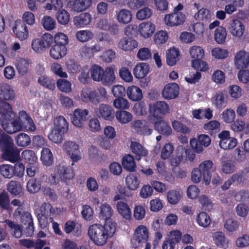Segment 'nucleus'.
Segmentation results:
<instances>
[{
  "label": "nucleus",
  "mask_w": 249,
  "mask_h": 249,
  "mask_svg": "<svg viewBox=\"0 0 249 249\" xmlns=\"http://www.w3.org/2000/svg\"><path fill=\"white\" fill-rule=\"evenodd\" d=\"M22 157L29 164L36 163L37 157L36 156L35 152L31 150H26L23 151L21 154Z\"/></svg>",
  "instance_id": "680f3d73"
},
{
  "label": "nucleus",
  "mask_w": 249,
  "mask_h": 249,
  "mask_svg": "<svg viewBox=\"0 0 249 249\" xmlns=\"http://www.w3.org/2000/svg\"><path fill=\"white\" fill-rule=\"evenodd\" d=\"M41 160L46 166L51 165L53 161V156L51 150L48 148H43L41 151Z\"/></svg>",
  "instance_id": "de8ad7c7"
},
{
  "label": "nucleus",
  "mask_w": 249,
  "mask_h": 249,
  "mask_svg": "<svg viewBox=\"0 0 249 249\" xmlns=\"http://www.w3.org/2000/svg\"><path fill=\"white\" fill-rule=\"evenodd\" d=\"M125 182L128 188L132 190L137 189L140 183L137 178L133 175L127 176L125 178Z\"/></svg>",
  "instance_id": "4d7b16f0"
},
{
  "label": "nucleus",
  "mask_w": 249,
  "mask_h": 249,
  "mask_svg": "<svg viewBox=\"0 0 249 249\" xmlns=\"http://www.w3.org/2000/svg\"><path fill=\"white\" fill-rule=\"evenodd\" d=\"M148 237V231L147 228L144 225H140L135 230L131 244L135 248L140 247L146 243Z\"/></svg>",
  "instance_id": "7ed1b4c3"
},
{
  "label": "nucleus",
  "mask_w": 249,
  "mask_h": 249,
  "mask_svg": "<svg viewBox=\"0 0 249 249\" xmlns=\"http://www.w3.org/2000/svg\"><path fill=\"white\" fill-rule=\"evenodd\" d=\"M27 191L31 194L37 192L41 188L40 181L34 179L29 180L26 186Z\"/></svg>",
  "instance_id": "864d4df0"
},
{
  "label": "nucleus",
  "mask_w": 249,
  "mask_h": 249,
  "mask_svg": "<svg viewBox=\"0 0 249 249\" xmlns=\"http://www.w3.org/2000/svg\"><path fill=\"white\" fill-rule=\"evenodd\" d=\"M196 221L199 226L206 228L211 223V219L207 213L201 212L197 215Z\"/></svg>",
  "instance_id": "3c124183"
},
{
  "label": "nucleus",
  "mask_w": 249,
  "mask_h": 249,
  "mask_svg": "<svg viewBox=\"0 0 249 249\" xmlns=\"http://www.w3.org/2000/svg\"><path fill=\"white\" fill-rule=\"evenodd\" d=\"M174 148L170 143H166L162 147L161 151L160 157L163 160L167 159L172 154Z\"/></svg>",
  "instance_id": "774afa93"
},
{
  "label": "nucleus",
  "mask_w": 249,
  "mask_h": 249,
  "mask_svg": "<svg viewBox=\"0 0 249 249\" xmlns=\"http://www.w3.org/2000/svg\"><path fill=\"white\" fill-rule=\"evenodd\" d=\"M213 163L210 160H205L200 164L199 169L202 173L203 181L206 185L209 184L211 181V173L213 171Z\"/></svg>",
  "instance_id": "ddd939ff"
},
{
  "label": "nucleus",
  "mask_w": 249,
  "mask_h": 249,
  "mask_svg": "<svg viewBox=\"0 0 249 249\" xmlns=\"http://www.w3.org/2000/svg\"><path fill=\"white\" fill-rule=\"evenodd\" d=\"M13 31L16 36L20 40L27 38L29 35L26 25L20 20L16 21L13 27Z\"/></svg>",
  "instance_id": "f3484780"
},
{
  "label": "nucleus",
  "mask_w": 249,
  "mask_h": 249,
  "mask_svg": "<svg viewBox=\"0 0 249 249\" xmlns=\"http://www.w3.org/2000/svg\"><path fill=\"white\" fill-rule=\"evenodd\" d=\"M65 133L60 132V131L53 128L51 133L49 135V139L53 142L59 143L63 140V136Z\"/></svg>",
  "instance_id": "5fc2aeb1"
},
{
  "label": "nucleus",
  "mask_w": 249,
  "mask_h": 249,
  "mask_svg": "<svg viewBox=\"0 0 249 249\" xmlns=\"http://www.w3.org/2000/svg\"><path fill=\"white\" fill-rule=\"evenodd\" d=\"M58 22L62 25H66L70 20V15L65 10L58 11L56 14Z\"/></svg>",
  "instance_id": "13d9d810"
},
{
  "label": "nucleus",
  "mask_w": 249,
  "mask_h": 249,
  "mask_svg": "<svg viewBox=\"0 0 249 249\" xmlns=\"http://www.w3.org/2000/svg\"><path fill=\"white\" fill-rule=\"evenodd\" d=\"M0 115L6 120H11L15 117L12 106L6 101L0 100Z\"/></svg>",
  "instance_id": "6ab92c4d"
},
{
  "label": "nucleus",
  "mask_w": 249,
  "mask_h": 249,
  "mask_svg": "<svg viewBox=\"0 0 249 249\" xmlns=\"http://www.w3.org/2000/svg\"><path fill=\"white\" fill-rule=\"evenodd\" d=\"M230 33L233 36L241 37L245 31V27L242 22L238 19L230 20L228 28Z\"/></svg>",
  "instance_id": "a211bd4d"
},
{
  "label": "nucleus",
  "mask_w": 249,
  "mask_h": 249,
  "mask_svg": "<svg viewBox=\"0 0 249 249\" xmlns=\"http://www.w3.org/2000/svg\"><path fill=\"white\" fill-rule=\"evenodd\" d=\"M182 197V194L180 191L172 190L168 192L167 197L168 202L173 205L177 204Z\"/></svg>",
  "instance_id": "49530a36"
},
{
  "label": "nucleus",
  "mask_w": 249,
  "mask_h": 249,
  "mask_svg": "<svg viewBox=\"0 0 249 249\" xmlns=\"http://www.w3.org/2000/svg\"><path fill=\"white\" fill-rule=\"evenodd\" d=\"M132 15L130 11L126 9H122L116 13V19L122 24H126L132 20Z\"/></svg>",
  "instance_id": "c756f323"
},
{
  "label": "nucleus",
  "mask_w": 249,
  "mask_h": 249,
  "mask_svg": "<svg viewBox=\"0 0 249 249\" xmlns=\"http://www.w3.org/2000/svg\"><path fill=\"white\" fill-rule=\"evenodd\" d=\"M185 20V16L181 12H174L165 17L164 21L168 26H175L181 25Z\"/></svg>",
  "instance_id": "1a4fd4ad"
},
{
  "label": "nucleus",
  "mask_w": 249,
  "mask_h": 249,
  "mask_svg": "<svg viewBox=\"0 0 249 249\" xmlns=\"http://www.w3.org/2000/svg\"><path fill=\"white\" fill-rule=\"evenodd\" d=\"M0 175L5 178H11L14 177L13 166L10 164L0 165Z\"/></svg>",
  "instance_id": "8fccbe9b"
},
{
  "label": "nucleus",
  "mask_w": 249,
  "mask_h": 249,
  "mask_svg": "<svg viewBox=\"0 0 249 249\" xmlns=\"http://www.w3.org/2000/svg\"><path fill=\"white\" fill-rule=\"evenodd\" d=\"M41 23L43 27L48 31L53 30L55 26V20L50 16H44L41 20Z\"/></svg>",
  "instance_id": "052dcab7"
},
{
  "label": "nucleus",
  "mask_w": 249,
  "mask_h": 249,
  "mask_svg": "<svg viewBox=\"0 0 249 249\" xmlns=\"http://www.w3.org/2000/svg\"><path fill=\"white\" fill-rule=\"evenodd\" d=\"M56 85L61 91L68 93L71 90V83L67 80L59 79L57 81Z\"/></svg>",
  "instance_id": "e2e57ef3"
},
{
  "label": "nucleus",
  "mask_w": 249,
  "mask_h": 249,
  "mask_svg": "<svg viewBox=\"0 0 249 249\" xmlns=\"http://www.w3.org/2000/svg\"><path fill=\"white\" fill-rule=\"evenodd\" d=\"M19 117L24 119V124H25V128L30 131H34L36 130L35 124L28 114L25 111L19 112Z\"/></svg>",
  "instance_id": "79ce46f5"
},
{
  "label": "nucleus",
  "mask_w": 249,
  "mask_h": 249,
  "mask_svg": "<svg viewBox=\"0 0 249 249\" xmlns=\"http://www.w3.org/2000/svg\"><path fill=\"white\" fill-rule=\"evenodd\" d=\"M116 208L119 213L126 219H129L131 216V210L127 203L119 201L116 204Z\"/></svg>",
  "instance_id": "4c0bfd02"
},
{
  "label": "nucleus",
  "mask_w": 249,
  "mask_h": 249,
  "mask_svg": "<svg viewBox=\"0 0 249 249\" xmlns=\"http://www.w3.org/2000/svg\"><path fill=\"white\" fill-rule=\"evenodd\" d=\"M7 189L12 195L17 196L22 192V187L19 181H10L7 185Z\"/></svg>",
  "instance_id": "c03bdc74"
},
{
  "label": "nucleus",
  "mask_w": 249,
  "mask_h": 249,
  "mask_svg": "<svg viewBox=\"0 0 249 249\" xmlns=\"http://www.w3.org/2000/svg\"><path fill=\"white\" fill-rule=\"evenodd\" d=\"M104 70L101 66L97 65H93L90 69V75L93 81L101 82Z\"/></svg>",
  "instance_id": "58836bf2"
},
{
  "label": "nucleus",
  "mask_w": 249,
  "mask_h": 249,
  "mask_svg": "<svg viewBox=\"0 0 249 249\" xmlns=\"http://www.w3.org/2000/svg\"><path fill=\"white\" fill-rule=\"evenodd\" d=\"M67 6L73 12L80 13L89 8L91 0H67Z\"/></svg>",
  "instance_id": "423d86ee"
},
{
  "label": "nucleus",
  "mask_w": 249,
  "mask_h": 249,
  "mask_svg": "<svg viewBox=\"0 0 249 249\" xmlns=\"http://www.w3.org/2000/svg\"><path fill=\"white\" fill-rule=\"evenodd\" d=\"M92 20L90 14L88 12L83 13L73 18L74 25L79 27H84L89 25Z\"/></svg>",
  "instance_id": "393cba45"
},
{
  "label": "nucleus",
  "mask_w": 249,
  "mask_h": 249,
  "mask_svg": "<svg viewBox=\"0 0 249 249\" xmlns=\"http://www.w3.org/2000/svg\"><path fill=\"white\" fill-rule=\"evenodd\" d=\"M38 83L46 89L53 90L55 89V81L49 77L42 75L38 79Z\"/></svg>",
  "instance_id": "ea45409f"
},
{
  "label": "nucleus",
  "mask_w": 249,
  "mask_h": 249,
  "mask_svg": "<svg viewBox=\"0 0 249 249\" xmlns=\"http://www.w3.org/2000/svg\"><path fill=\"white\" fill-rule=\"evenodd\" d=\"M109 221L104 226L96 224L90 225L88 229V235L90 239L97 246L105 245L109 237H111L115 233L116 226L110 224Z\"/></svg>",
  "instance_id": "f257e3e1"
},
{
  "label": "nucleus",
  "mask_w": 249,
  "mask_h": 249,
  "mask_svg": "<svg viewBox=\"0 0 249 249\" xmlns=\"http://www.w3.org/2000/svg\"><path fill=\"white\" fill-rule=\"evenodd\" d=\"M55 211L52 206L48 203H44L40 208L35 210L36 214L51 216L54 213Z\"/></svg>",
  "instance_id": "c9c22d12"
},
{
  "label": "nucleus",
  "mask_w": 249,
  "mask_h": 249,
  "mask_svg": "<svg viewBox=\"0 0 249 249\" xmlns=\"http://www.w3.org/2000/svg\"><path fill=\"white\" fill-rule=\"evenodd\" d=\"M179 51L178 49L172 48L168 50L166 54L167 63L169 66L174 65L179 60Z\"/></svg>",
  "instance_id": "e433bc0d"
},
{
  "label": "nucleus",
  "mask_w": 249,
  "mask_h": 249,
  "mask_svg": "<svg viewBox=\"0 0 249 249\" xmlns=\"http://www.w3.org/2000/svg\"><path fill=\"white\" fill-rule=\"evenodd\" d=\"M234 63L239 69L247 68L249 64V55L245 51L238 52L234 58Z\"/></svg>",
  "instance_id": "412c9836"
},
{
  "label": "nucleus",
  "mask_w": 249,
  "mask_h": 249,
  "mask_svg": "<svg viewBox=\"0 0 249 249\" xmlns=\"http://www.w3.org/2000/svg\"><path fill=\"white\" fill-rule=\"evenodd\" d=\"M88 114L89 111L86 109L77 108L75 109L71 118L72 124L77 127H83L84 124L88 119Z\"/></svg>",
  "instance_id": "20e7f679"
},
{
  "label": "nucleus",
  "mask_w": 249,
  "mask_h": 249,
  "mask_svg": "<svg viewBox=\"0 0 249 249\" xmlns=\"http://www.w3.org/2000/svg\"><path fill=\"white\" fill-rule=\"evenodd\" d=\"M152 14V10L148 7H145L137 12L136 17L140 20H143L149 18Z\"/></svg>",
  "instance_id": "603ef678"
},
{
  "label": "nucleus",
  "mask_w": 249,
  "mask_h": 249,
  "mask_svg": "<svg viewBox=\"0 0 249 249\" xmlns=\"http://www.w3.org/2000/svg\"><path fill=\"white\" fill-rule=\"evenodd\" d=\"M150 121L154 124L155 130L159 133L166 136H169L172 133V129L170 125L160 118L159 119H150Z\"/></svg>",
  "instance_id": "4468645a"
},
{
  "label": "nucleus",
  "mask_w": 249,
  "mask_h": 249,
  "mask_svg": "<svg viewBox=\"0 0 249 249\" xmlns=\"http://www.w3.org/2000/svg\"><path fill=\"white\" fill-rule=\"evenodd\" d=\"M123 167L127 171L133 172L136 168V163L132 156L128 154L124 157L122 160Z\"/></svg>",
  "instance_id": "a19ab883"
},
{
  "label": "nucleus",
  "mask_w": 249,
  "mask_h": 249,
  "mask_svg": "<svg viewBox=\"0 0 249 249\" xmlns=\"http://www.w3.org/2000/svg\"><path fill=\"white\" fill-rule=\"evenodd\" d=\"M189 53L192 59L191 63L195 61H199L200 59H203L204 56V51L199 46H194L189 50Z\"/></svg>",
  "instance_id": "f704fd0d"
},
{
  "label": "nucleus",
  "mask_w": 249,
  "mask_h": 249,
  "mask_svg": "<svg viewBox=\"0 0 249 249\" xmlns=\"http://www.w3.org/2000/svg\"><path fill=\"white\" fill-rule=\"evenodd\" d=\"M55 171L58 178L62 180L71 179L74 176L71 168L67 167L63 163L56 166Z\"/></svg>",
  "instance_id": "dca6fc26"
},
{
  "label": "nucleus",
  "mask_w": 249,
  "mask_h": 249,
  "mask_svg": "<svg viewBox=\"0 0 249 249\" xmlns=\"http://www.w3.org/2000/svg\"><path fill=\"white\" fill-rule=\"evenodd\" d=\"M16 140L17 144L19 146H27L31 142L29 136L23 133H20L17 136Z\"/></svg>",
  "instance_id": "0e129e2a"
},
{
  "label": "nucleus",
  "mask_w": 249,
  "mask_h": 249,
  "mask_svg": "<svg viewBox=\"0 0 249 249\" xmlns=\"http://www.w3.org/2000/svg\"><path fill=\"white\" fill-rule=\"evenodd\" d=\"M13 139L9 135L3 133L0 137V149L3 152L14 147Z\"/></svg>",
  "instance_id": "72a5a7b5"
},
{
  "label": "nucleus",
  "mask_w": 249,
  "mask_h": 249,
  "mask_svg": "<svg viewBox=\"0 0 249 249\" xmlns=\"http://www.w3.org/2000/svg\"><path fill=\"white\" fill-rule=\"evenodd\" d=\"M199 202L205 210L210 211L213 209V204L211 200L206 195H202L198 198Z\"/></svg>",
  "instance_id": "338daca9"
},
{
  "label": "nucleus",
  "mask_w": 249,
  "mask_h": 249,
  "mask_svg": "<svg viewBox=\"0 0 249 249\" xmlns=\"http://www.w3.org/2000/svg\"><path fill=\"white\" fill-rule=\"evenodd\" d=\"M113 105L116 108L121 109H126L129 107L127 100L121 97L116 98L113 101Z\"/></svg>",
  "instance_id": "bf43d9fd"
},
{
  "label": "nucleus",
  "mask_w": 249,
  "mask_h": 249,
  "mask_svg": "<svg viewBox=\"0 0 249 249\" xmlns=\"http://www.w3.org/2000/svg\"><path fill=\"white\" fill-rule=\"evenodd\" d=\"M104 73L101 81L103 85L109 86L115 82V67L114 66L107 67L104 70Z\"/></svg>",
  "instance_id": "5701e85b"
},
{
  "label": "nucleus",
  "mask_w": 249,
  "mask_h": 249,
  "mask_svg": "<svg viewBox=\"0 0 249 249\" xmlns=\"http://www.w3.org/2000/svg\"><path fill=\"white\" fill-rule=\"evenodd\" d=\"M53 128L66 133L69 129V124L63 116H59L54 119Z\"/></svg>",
  "instance_id": "c85d7f7f"
},
{
  "label": "nucleus",
  "mask_w": 249,
  "mask_h": 249,
  "mask_svg": "<svg viewBox=\"0 0 249 249\" xmlns=\"http://www.w3.org/2000/svg\"><path fill=\"white\" fill-rule=\"evenodd\" d=\"M116 118L122 124H126L130 122L132 118V114L126 111H117Z\"/></svg>",
  "instance_id": "09e8293b"
},
{
  "label": "nucleus",
  "mask_w": 249,
  "mask_h": 249,
  "mask_svg": "<svg viewBox=\"0 0 249 249\" xmlns=\"http://www.w3.org/2000/svg\"><path fill=\"white\" fill-rule=\"evenodd\" d=\"M237 144V140L233 138H230L227 140H220L219 145L221 148L228 150L233 148Z\"/></svg>",
  "instance_id": "6e6d98bb"
},
{
  "label": "nucleus",
  "mask_w": 249,
  "mask_h": 249,
  "mask_svg": "<svg viewBox=\"0 0 249 249\" xmlns=\"http://www.w3.org/2000/svg\"><path fill=\"white\" fill-rule=\"evenodd\" d=\"M80 98L83 102L86 103L91 102L97 105L101 102L98 92L90 88L83 89L81 91Z\"/></svg>",
  "instance_id": "0eeeda50"
},
{
  "label": "nucleus",
  "mask_w": 249,
  "mask_h": 249,
  "mask_svg": "<svg viewBox=\"0 0 249 249\" xmlns=\"http://www.w3.org/2000/svg\"><path fill=\"white\" fill-rule=\"evenodd\" d=\"M178 93V85L175 83H172L165 85L162 91V96L164 99L170 100L177 97Z\"/></svg>",
  "instance_id": "2eb2a0df"
},
{
  "label": "nucleus",
  "mask_w": 249,
  "mask_h": 249,
  "mask_svg": "<svg viewBox=\"0 0 249 249\" xmlns=\"http://www.w3.org/2000/svg\"><path fill=\"white\" fill-rule=\"evenodd\" d=\"M53 37L50 34H44L40 38H35L32 42V49L37 53H42L51 46Z\"/></svg>",
  "instance_id": "f03ea898"
},
{
  "label": "nucleus",
  "mask_w": 249,
  "mask_h": 249,
  "mask_svg": "<svg viewBox=\"0 0 249 249\" xmlns=\"http://www.w3.org/2000/svg\"><path fill=\"white\" fill-rule=\"evenodd\" d=\"M149 71L148 65L145 63H141L136 66L134 70V74L136 78L141 79L144 78Z\"/></svg>",
  "instance_id": "473e14b6"
},
{
  "label": "nucleus",
  "mask_w": 249,
  "mask_h": 249,
  "mask_svg": "<svg viewBox=\"0 0 249 249\" xmlns=\"http://www.w3.org/2000/svg\"><path fill=\"white\" fill-rule=\"evenodd\" d=\"M212 14L211 12L207 9L202 8L198 10L197 13L194 15V18L199 21L204 23H208L211 21Z\"/></svg>",
  "instance_id": "2f4dec72"
},
{
  "label": "nucleus",
  "mask_w": 249,
  "mask_h": 249,
  "mask_svg": "<svg viewBox=\"0 0 249 249\" xmlns=\"http://www.w3.org/2000/svg\"><path fill=\"white\" fill-rule=\"evenodd\" d=\"M113 210L110 205L107 203H103L100 207V217L105 220V224H107V221L110 222L109 225H115L116 223L111 218L113 214Z\"/></svg>",
  "instance_id": "aec40b11"
},
{
  "label": "nucleus",
  "mask_w": 249,
  "mask_h": 249,
  "mask_svg": "<svg viewBox=\"0 0 249 249\" xmlns=\"http://www.w3.org/2000/svg\"><path fill=\"white\" fill-rule=\"evenodd\" d=\"M130 149L133 153L135 155L137 160H140L141 158L145 157L148 153L147 150L137 142H131Z\"/></svg>",
  "instance_id": "b1692460"
},
{
  "label": "nucleus",
  "mask_w": 249,
  "mask_h": 249,
  "mask_svg": "<svg viewBox=\"0 0 249 249\" xmlns=\"http://www.w3.org/2000/svg\"><path fill=\"white\" fill-rule=\"evenodd\" d=\"M96 115L103 118L110 120L113 118V109L108 105L101 104L95 110Z\"/></svg>",
  "instance_id": "4be33fe9"
},
{
  "label": "nucleus",
  "mask_w": 249,
  "mask_h": 249,
  "mask_svg": "<svg viewBox=\"0 0 249 249\" xmlns=\"http://www.w3.org/2000/svg\"><path fill=\"white\" fill-rule=\"evenodd\" d=\"M93 37V33L89 30H81L76 34V38L80 42H85L91 39Z\"/></svg>",
  "instance_id": "a18cd8bd"
},
{
  "label": "nucleus",
  "mask_w": 249,
  "mask_h": 249,
  "mask_svg": "<svg viewBox=\"0 0 249 249\" xmlns=\"http://www.w3.org/2000/svg\"><path fill=\"white\" fill-rule=\"evenodd\" d=\"M127 97L133 101H139L142 98V90L138 87H129L126 91Z\"/></svg>",
  "instance_id": "7c9ffc66"
},
{
  "label": "nucleus",
  "mask_w": 249,
  "mask_h": 249,
  "mask_svg": "<svg viewBox=\"0 0 249 249\" xmlns=\"http://www.w3.org/2000/svg\"><path fill=\"white\" fill-rule=\"evenodd\" d=\"M227 33L225 28L219 26L215 31L214 39L218 44H223L227 37Z\"/></svg>",
  "instance_id": "37998d69"
},
{
  "label": "nucleus",
  "mask_w": 249,
  "mask_h": 249,
  "mask_svg": "<svg viewBox=\"0 0 249 249\" xmlns=\"http://www.w3.org/2000/svg\"><path fill=\"white\" fill-rule=\"evenodd\" d=\"M2 158L6 160L12 162L18 161L20 158L19 151L16 146H14L4 152L2 155Z\"/></svg>",
  "instance_id": "a878e982"
},
{
  "label": "nucleus",
  "mask_w": 249,
  "mask_h": 249,
  "mask_svg": "<svg viewBox=\"0 0 249 249\" xmlns=\"http://www.w3.org/2000/svg\"><path fill=\"white\" fill-rule=\"evenodd\" d=\"M20 222L25 226L24 232L27 236H32L34 231V226L31 214L26 212L20 217Z\"/></svg>",
  "instance_id": "9b49d317"
},
{
  "label": "nucleus",
  "mask_w": 249,
  "mask_h": 249,
  "mask_svg": "<svg viewBox=\"0 0 249 249\" xmlns=\"http://www.w3.org/2000/svg\"><path fill=\"white\" fill-rule=\"evenodd\" d=\"M155 25L150 22H143L139 26L141 35L144 38H148L154 33Z\"/></svg>",
  "instance_id": "bb28decb"
},
{
  "label": "nucleus",
  "mask_w": 249,
  "mask_h": 249,
  "mask_svg": "<svg viewBox=\"0 0 249 249\" xmlns=\"http://www.w3.org/2000/svg\"><path fill=\"white\" fill-rule=\"evenodd\" d=\"M63 149L67 154L70 156V158L73 162H76L81 159L79 145L75 142L72 141L66 142L63 144Z\"/></svg>",
  "instance_id": "6e6552de"
},
{
  "label": "nucleus",
  "mask_w": 249,
  "mask_h": 249,
  "mask_svg": "<svg viewBox=\"0 0 249 249\" xmlns=\"http://www.w3.org/2000/svg\"><path fill=\"white\" fill-rule=\"evenodd\" d=\"M51 70L54 74L60 77H68V74L66 72L63 71L62 66L58 63L52 64L51 67Z\"/></svg>",
  "instance_id": "69168bd1"
},
{
  "label": "nucleus",
  "mask_w": 249,
  "mask_h": 249,
  "mask_svg": "<svg viewBox=\"0 0 249 249\" xmlns=\"http://www.w3.org/2000/svg\"><path fill=\"white\" fill-rule=\"evenodd\" d=\"M15 96V91L11 85L4 83H0V100L12 101Z\"/></svg>",
  "instance_id": "f8f14e48"
},
{
  "label": "nucleus",
  "mask_w": 249,
  "mask_h": 249,
  "mask_svg": "<svg viewBox=\"0 0 249 249\" xmlns=\"http://www.w3.org/2000/svg\"><path fill=\"white\" fill-rule=\"evenodd\" d=\"M67 53V48L63 45H53L50 50L51 56L54 59H58L64 57Z\"/></svg>",
  "instance_id": "cd10ccee"
},
{
  "label": "nucleus",
  "mask_w": 249,
  "mask_h": 249,
  "mask_svg": "<svg viewBox=\"0 0 249 249\" xmlns=\"http://www.w3.org/2000/svg\"><path fill=\"white\" fill-rule=\"evenodd\" d=\"M170 109L168 105L164 101H157L150 107V113L151 118L159 119L160 114L165 115L169 112Z\"/></svg>",
  "instance_id": "39448f33"
},
{
  "label": "nucleus",
  "mask_w": 249,
  "mask_h": 249,
  "mask_svg": "<svg viewBox=\"0 0 249 249\" xmlns=\"http://www.w3.org/2000/svg\"><path fill=\"white\" fill-rule=\"evenodd\" d=\"M138 46L137 41L133 38L125 36L121 38L117 44L118 48L125 52L132 51Z\"/></svg>",
  "instance_id": "9d476101"
}]
</instances>
